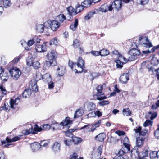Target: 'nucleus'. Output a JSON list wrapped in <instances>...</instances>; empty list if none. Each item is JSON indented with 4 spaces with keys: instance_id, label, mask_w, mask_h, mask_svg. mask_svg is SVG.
Segmentation results:
<instances>
[{
    "instance_id": "864d4df0",
    "label": "nucleus",
    "mask_w": 159,
    "mask_h": 159,
    "mask_svg": "<svg viewBox=\"0 0 159 159\" xmlns=\"http://www.w3.org/2000/svg\"><path fill=\"white\" fill-rule=\"evenodd\" d=\"M33 67L35 69L38 68L40 67V63L38 61H35L33 62Z\"/></svg>"
},
{
    "instance_id": "39448f33",
    "label": "nucleus",
    "mask_w": 159,
    "mask_h": 159,
    "mask_svg": "<svg viewBox=\"0 0 159 159\" xmlns=\"http://www.w3.org/2000/svg\"><path fill=\"white\" fill-rule=\"evenodd\" d=\"M46 28H50L53 31H56L59 27L60 24L56 20H48L45 22Z\"/></svg>"
},
{
    "instance_id": "a878e982",
    "label": "nucleus",
    "mask_w": 159,
    "mask_h": 159,
    "mask_svg": "<svg viewBox=\"0 0 159 159\" xmlns=\"http://www.w3.org/2000/svg\"><path fill=\"white\" fill-rule=\"evenodd\" d=\"M95 107V105L92 102H89L86 104L87 109L89 111L94 110Z\"/></svg>"
},
{
    "instance_id": "49530a36",
    "label": "nucleus",
    "mask_w": 159,
    "mask_h": 159,
    "mask_svg": "<svg viewBox=\"0 0 159 159\" xmlns=\"http://www.w3.org/2000/svg\"><path fill=\"white\" fill-rule=\"evenodd\" d=\"M151 63L153 65L155 66L158 64V60L157 58L153 57L151 60Z\"/></svg>"
},
{
    "instance_id": "20e7f679",
    "label": "nucleus",
    "mask_w": 159,
    "mask_h": 159,
    "mask_svg": "<svg viewBox=\"0 0 159 159\" xmlns=\"http://www.w3.org/2000/svg\"><path fill=\"white\" fill-rule=\"evenodd\" d=\"M145 139V138L143 137H139L136 138V146L132 150V153L134 154L135 153L138 156H140L141 153H142L143 152H140V149L143 145Z\"/></svg>"
},
{
    "instance_id": "c85d7f7f",
    "label": "nucleus",
    "mask_w": 159,
    "mask_h": 159,
    "mask_svg": "<svg viewBox=\"0 0 159 159\" xmlns=\"http://www.w3.org/2000/svg\"><path fill=\"white\" fill-rule=\"evenodd\" d=\"M44 27L46 28L45 25V23L44 25L39 24L37 25L36 27V29L38 32L42 33L44 30Z\"/></svg>"
},
{
    "instance_id": "c9c22d12",
    "label": "nucleus",
    "mask_w": 159,
    "mask_h": 159,
    "mask_svg": "<svg viewBox=\"0 0 159 159\" xmlns=\"http://www.w3.org/2000/svg\"><path fill=\"white\" fill-rule=\"evenodd\" d=\"M92 2H93L92 0H85L83 2L84 4L83 6L84 7H89L90 6Z\"/></svg>"
},
{
    "instance_id": "4d7b16f0",
    "label": "nucleus",
    "mask_w": 159,
    "mask_h": 159,
    "mask_svg": "<svg viewBox=\"0 0 159 159\" xmlns=\"http://www.w3.org/2000/svg\"><path fill=\"white\" fill-rule=\"evenodd\" d=\"M64 144L66 146H70L71 145L70 141L67 140V139L66 138L64 139Z\"/></svg>"
},
{
    "instance_id": "a19ab883",
    "label": "nucleus",
    "mask_w": 159,
    "mask_h": 159,
    "mask_svg": "<svg viewBox=\"0 0 159 159\" xmlns=\"http://www.w3.org/2000/svg\"><path fill=\"white\" fill-rule=\"evenodd\" d=\"M72 140L75 144L80 143L82 141L81 138L75 137H73Z\"/></svg>"
},
{
    "instance_id": "6e6d98bb",
    "label": "nucleus",
    "mask_w": 159,
    "mask_h": 159,
    "mask_svg": "<svg viewBox=\"0 0 159 159\" xmlns=\"http://www.w3.org/2000/svg\"><path fill=\"white\" fill-rule=\"evenodd\" d=\"M110 141L109 142L111 143H115V142L114 141H119V139L116 138L115 137H113L111 136L109 139Z\"/></svg>"
},
{
    "instance_id": "b1692460",
    "label": "nucleus",
    "mask_w": 159,
    "mask_h": 159,
    "mask_svg": "<svg viewBox=\"0 0 159 159\" xmlns=\"http://www.w3.org/2000/svg\"><path fill=\"white\" fill-rule=\"evenodd\" d=\"M56 19L57 20V21H58L60 24L62 23L65 20H66V18L65 16L63 14H60L57 16Z\"/></svg>"
},
{
    "instance_id": "5fc2aeb1",
    "label": "nucleus",
    "mask_w": 159,
    "mask_h": 159,
    "mask_svg": "<svg viewBox=\"0 0 159 159\" xmlns=\"http://www.w3.org/2000/svg\"><path fill=\"white\" fill-rule=\"evenodd\" d=\"M0 109H2L3 110H4L6 111L8 110H10V108L8 105V104L7 103V105H6L5 103L4 104V105L3 106L0 107Z\"/></svg>"
},
{
    "instance_id": "052dcab7",
    "label": "nucleus",
    "mask_w": 159,
    "mask_h": 159,
    "mask_svg": "<svg viewBox=\"0 0 159 159\" xmlns=\"http://www.w3.org/2000/svg\"><path fill=\"white\" fill-rule=\"evenodd\" d=\"M48 88L50 89H53L54 86V83L52 82V81L51 82H48Z\"/></svg>"
},
{
    "instance_id": "3c124183",
    "label": "nucleus",
    "mask_w": 159,
    "mask_h": 159,
    "mask_svg": "<svg viewBox=\"0 0 159 159\" xmlns=\"http://www.w3.org/2000/svg\"><path fill=\"white\" fill-rule=\"evenodd\" d=\"M80 45L79 41L77 39H75L73 41V45L74 47L77 48Z\"/></svg>"
},
{
    "instance_id": "423d86ee",
    "label": "nucleus",
    "mask_w": 159,
    "mask_h": 159,
    "mask_svg": "<svg viewBox=\"0 0 159 159\" xmlns=\"http://www.w3.org/2000/svg\"><path fill=\"white\" fill-rule=\"evenodd\" d=\"M56 55L57 53L54 50L52 51L47 53L46 57L48 60L47 61V62H49L50 66L55 65Z\"/></svg>"
},
{
    "instance_id": "680f3d73",
    "label": "nucleus",
    "mask_w": 159,
    "mask_h": 159,
    "mask_svg": "<svg viewBox=\"0 0 159 159\" xmlns=\"http://www.w3.org/2000/svg\"><path fill=\"white\" fill-rule=\"evenodd\" d=\"M21 56L19 55L18 56L16 57L13 60L12 62L14 63H17L18 61L20 59Z\"/></svg>"
},
{
    "instance_id": "393cba45",
    "label": "nucleus",
    "mask_w": 159,
    "mask_h": 159,
    "mask_svg": "<svg viewBox=\"0 0 159 159\" xmlns=\"http://www.w3.org/2000/svg\"><path fill=\"white\" fill-rule=\"evenodd\" d=\"M157 116V113L156 112L150 111L147 115V118L148 119H150L151 120L155 118Z\"/></svg>"
},
{
    "instance_id": "9b49d317",
    "label": "nucleus",
    "mask_w": 159,
    "mask_h": 159,
    "mask_svg": "<svg viewBox=\"0 0 159 159\" xmlns=\"http://www.w3.org/2000/svg\"><path fill=\"white\" fill-rule=\"evenodd\" d=\"M103 146L102 145L99 146L96 152H94L92 153V158L93 159H98L102 152Z\"/></svg>"
},
{
    "instance_id": "a18cd8bd",
    "label": "nucleus",
    "mask_w": 159,
    "mask_h": 159,
    "mask_svg": "<svg viewBox=\"0 0 159 159\" xmlns=\"http://www.w3.org/2000/svg\"><path fill=\"white\" fill-rule=\"evenodd\" d=\"M100 11L103 12H106L108 11V7L106 4L102 5L100 8Z\"/></svg>"
},
{
    "instance_id": "603ef678",
    "label": "nucleus",
    "mask_w": 159,
    "mask_h": 159,
    "mask_svg": "<svg viewBox=\"0 0 159 159\" xmlns=\"http://www.w3.org/2000/svg\"><path fill=\"white\" fill-rule=\"evenodd\" d=\"M98 103L100 106H103L108 104L109 103V102L108 101L103 100L99 102Z\"/></svg>"
},
{
    "instance_id": "cd10ccee",
    "label": "nucleus",
    "mask_w": 159,
    "mask_h": 159,
    "mask_svg": "<svg viewBox=\"0 0 159 159\" xmlns=\"http://www.w3.org/2000/svg\"><path fill=\"white\" fill-rule=\"evenodd\" d=\"M31 94V90L30 89L27 88L22 93L23 97L26 98L29 97Z\"/></svg>"
},
{
    "instance_id": "338daca9",
    "label": "nucleus",
    "mask_w": 159,
    "mask_h": 159,
    "mask_svg": "<svg viewBox=\"0 0 159 159\" xmlns=\"http://www.w3.org/2000/svg\"><path fill=\"white\" fill-rule=\"evenodd\" d=\"M48 143L47 142H46L45 141H43L41 142V144H40V148L41 146H43L44 147H47L48 145Z\"/></svg>"
},
{
    "instance_id": "79ce46f5",
    "label": "nucleus",
    "mask_w": 159,
    "mask_h": 159,
    "mask_svg": "<svg viewBox=\"0 0 159 159\" xmlns=\"http://www.w3.org/2000/svg\"><path fill=\"white\" fill-rule=\"evenodd\" d=\"M76 11L77 12V13L80 12L81 11L83 10L84 9L83 6V5H80L78 4L76 7Z\"/></svg>"
},
{
    "instance_id": "f257e3e1",
    "label": "nucleus",
    "mask_w": 159,
    "mask_h": 159,
    "mask_svg": "<svg viewBox=\"0 0 159 159\" xmlns=\"http://www.w3.org/2000/svg\"><path fill=\"white\" fill-rule=\"evenodd\" d=\"M139 43L140 45L146 48H150L152 47V49L150 50L148 49L146 51H143L142 52L143 54H148L153 52L157 49L155 46L153 47L152 43L149 41L148 39L146 37L143 38L140 37Z\"/></svg>"
},
{
    "instance_id": "7ed1b4c3",
    "label": "nucleus",
    "mask_w": 159,
    "mask_h": 159,
    "mask_svg": "<svg viewBox=\"0 0 159 159\" xmlns=\"http://www.w3.org/2000/svg\"><path fill=\"white\" fill-rule=\"evenodd\" d=\"M140 52L139 50L135 48L131 49L128 52V57L127 58L124 56H121L120 58L122 60L121 58L123 59V61L125 63H127L128 61H132L135 60L137 57L140 54Z\"/></svg>"
},
{
    "instance_id": "37998d69",
    "label": "nucleus",
    "mask_w": 159,
    "mask_h": 159,
    "mask_svg": "<svg viewBox=\"0 0 159 159\" xmlns=\"http://www.w3.org/2000/svg\"><path fill=\"white\" fill-rule=\"evenodd\" d=\"M150 156L151 158L154 159V158L158 157L157 152L155 151H152L150 153Z\"/></svg>"
},
{
    "instance_id": "13d9d810",
    "label": "nucleus",
    "mask_w": 159,
    "mask_h": 159,
    "mask_svg": "<svg viewBox=\"0 0 159 159\" xmlns=\"http://www.w3.org/2000/svg\"><path fill=\"white\" fill-rule=\"evenodd\" d=\"M90 53L95 56H98L99 55H100V51H92L90 52Z\"/></svg>"
},
{
    "instance_id": "412c9836",
    "label": "nucleus",
    "mask_w": 159,
    "mask_h": 159,
    "mask_svg": "<svg viewBox=\"0 0 159 159\" xmlns=\"http://www.w3.org/2000/svg\"><path fill=\"white\" fill-rule=\"evenodd\" d=\"M68 14L70 16L75 15L77 14V12L71 6H70L67 8Z\"/></svg>"
},
{
    "instance_id": "f03ea898",
    "label": "nucleus",
    "mask_w": 159,
    "mask_h": 159,
    "mask_svg": "<svg viewBox=\"0 0 159 159\" xmlns=\"http://www.w3.org/2000/svg\"><path fill=\"white\" fill-rule=\"evenodd\" d=\"M50 128H51V126L48 124H47L42 125V126L39 127L38 125L35 124L34 125V129L32 127L31 128H30L29 130H24L23 132V134L25 135H28L30 133H33L35 134L38 132H39L42 130H48Z\"/></svg>"
},
{
    "instance_id": "c756f323",
    "label": "nucleus",
    "mask_w": 159,
    "mask_h": 159,
    "mask_svg": "<svg viewBox=\"0 0 159 159\" xmlns=\"http://www.w3.org/2000/svg\"><path fill=\"white\" fill-rule=\"evenodd\" d=\"M106 135L104 133H101L95 137L96 139L99 141L102 142L106 138Z\"/></svg>"
},
{
    "instance_id": "f8f14e48",
    "label": "nucleus",
    "mask_w": 159,
    "mask_h": 159,
    "mask_svg": "<svg viewBox=\"0 0 159 159\" xmlns=\"http://www.w3.org/2000/svg\"><path fill=\"white\" fill-rule=\"evenodd\" d=\"M130 150V148H128L125 147H122L118 152V157L117 159H122L124 158L123 156Z\"/></svg>"
},
{
    "instance_id": "aec40b11",
    "label": "nucleus",
    "mask_w": 159,
    "mask_h": 159,
    "mask_svg": "<svg viewBox=\"0 0 159 159\" xmlns=\"http://www.w3.org/2000/svg\"><path fill=\"white\" fill-rule=\"evenodd\" d=\"M61 144L58 142H55L52 147L53 151L55 152H58L60 151Z\"/></svg>"
},
{
    "instance_id": "2eb2a0df",
    "label": "nucleus",
    "mask_w": 159,
    "mask_h": 159,
    "mask_svg": "<svg viewBox=\"0 0 159 159\" xmlns=\"http://www.w3.org/2000/svg\"><path fill=\"white\" fill-rule=\"evenodd\" d=\"M122 1L121 0H115L112 3V5L115 9L117 10L121 9Z\"/></svg>"
},
{
    "instance_id": "bb28decb",
    "label": "nucleus",
    "mask_w": 159,
    "mask_h": 159,
    "mask_svg": "<svg viewBox=\"0 0 159 159\" xmlns=\"http://www.w3.org/2000/svg\"><path fill=\"white\" fill-rule=\"evenodd\" d=\"M84 113V111L81 108L77 109L75 111L74 116V118H76L81 116Z\"/></svg>"
},
{
    "instance_id": "4be33fe9",
    "label": "nucleus",
    "mask_w": 159,
    "mask_h": 159,
    "mask_svg": "<svg viewBox=\"0 0 159 159\" xmlns=\"http://www.w3.org/2000/svg\"><path fill=\"white\" fill-rule=\"evenodd\" d=\"M57 71H58V75L59 76H63L66 72L65 67L63 66L58 67Z\"/></svg>"
},
{
    "instance_id": "9d476101",
    "label": "nucleus",
    "mask_w": 159,
    "mask_h": 159,
    "mask_svg": "<svg viewBox=\"0 0 159 159\" xmlns=\"http://www.w3.org/2000/svg\"><path fill=\"white\" fill-rule=\"evenodd\" d=\"M37 76L36 79L37 80H39L41 78H42L43 80L47 82H51L52 81V78H51V75L49 73H47L43 75L42 77L41 74L38 73L36 75Z\"/></svg>"
},
{
    "instance_id": "e433bc0d",
    "label": "nucleus",
    "mask_w": 159,
    "mask_h": 159,
    "mask_svg": "<svg viewBox=\"0 0 159 159\" xmlns=\"http://www.w3.org/2000/svg\"><path fill=\"white\" fill-rule=\"evenodd\" d=\"M100 55L102 56H105L109 54V51L107 49H103L100 51Z\"/></svg>"
},
{
    "instance_id": "c03bdc74",
    "label": "nucleus",
    "mask_w": 159,
    "mask_h": 159,
    "mask_svg": "<svg viewBox=\"0 0 159 159\" xmlns=\"http://www.w3.org/2000/svg\"><path fill=\"white\" fill-rule=\"evenodd\" d=\"M51 128L53 130L58 129L59 128L60 125L57 123H54L51 125Z\"/></svg>"
},
{
    "instance_id": "bf43d9fd",
    "label": "nucleus",
    "mask_w": 159,
    "mask_h": 159,
    "mask_svg": "<svg viewBox=\"0 0 159 159\" xmlns=\"http://www.w3.org/2000/svg\"><path fill=\"white\" fill-rule=\"evenodd\" d=\"M35 41L34 40L33 38L32 39L30 40H29L27 43V44L28 46L30 47L32 46L34 43Z\"/></svg>"
},
{
    "instance_id": "69168bd1",
    "label": "nucleus",
    "mask_w": 159,
    "mask_h": 159,
    "mask_svg": "<svg viewBox=\"0 0 159 159\" xmlns=\"http://www.w3.org/2000/svg\"><path fill=\"white\" fill-rule=\"evenodd\" d=\"M78 156L77 153H74L70 157V159H76Z\"/></svg>"
},
{
    "instance_id": "ddd939ff",
    "label": "nucleus",
    "mask_w": 159,
    "mask_h": 159,
    "mask_svg": "<svg viewBox=\"0 0 159 159\" xmlns=\"http://www.w3.org/2000/svg\"><path fill=\"white\" fill-rule=\"evenodd\" d=\"M21 136H20V137L15 136L12 139H10L8 137H7L6 138L5 140L1 142L2 145H3L4 144H5L7 143H11L12 142H14L20 139V137Z\"/></svg>"
},
{
    "instance_id": "58836bf2",
    "label": "nucleus",
    "mask_w": 159,
    "mask_h": 159,
    "mask_svg": "<svg viewBox=\"0 0 159 159\" xmlns=\"http://www.w3.org/2000/svg\"><path fill=\"white\" fill-rule=\"evenodd\" d=\"M63 133H64L66 134V136L73 138L74 137V135L72 133V131L71 130H68L66 131H63Z\"/></svg>"
},
{
    "instance_id": "de8ad7c7",
    "label": "nucleus",
    "mask_w": 159,
    "mask_h": 159,
    "mask_svg": "<svg viewBox=\"0 0 159 159\" xmlns=\"http://www.w3.org/2000/svg\"><path fill=\"white\" fill-rule=\"evenodd\" d=\"M58 44V41L57 39V38H54L53 39H52L50 43V45H56Z\"/></svg>"
},
{
    "instance_id": "4468645a",
    "label": "nucleus",
    "mask_w": 159,
    "mask_h": 159,
    "mask_svg": "<svg viewBox=\"0 0 159 159\" xmlns=\"http://www.w3.org/2000/svg\"><path fill=\"white\" fill-rule=\"evenodd\" d=\"M72 122V121L70 120V118L66 117L65 120L61 123V125L64 126V128L66 127L68 129L70 127V125Z\"/></svg>"
},
{
    "instance_id": "7c9ffc66",
    "label": "nucleus",
    "mask_w": 159,
    "mask_h": 159,
    "mask_svg": "<svg viewBox=\"0 0 159 159\" xmlns=\"http://www.w3.org/2000/svg\"><path fill=\"white\" fill-rule=\"evenodd\" d=\"M121 59L122 60L120 59L115 61L116 63V66L117 68L121 69L123 67V64L124 63L125 64L126 63H125V61H123V59L122 58H121Z\"/></svg>"
},
{
    "instance_id": "1a4fd4ad",
    "label": "nucleus",
    "mask_w": 159,
    "mask_h": 159,
    "mask_svg": "<svg viewBox=\"0 0 159 159\" xmlns=\"http://www.w3.org/2000/svg\"><path fill=\"white\" fill-rule=\"evenodd\" d=\"M9 72L14 79L17 80L21 75L20 70L17 68H13L9 70Z\"/></svg>"
},
{
    "instance_id": "8fccbe9b",
    "label": "nucleus",
    "mask_w": 159,
    "mask_h": 159,
    "mask_svg": "<svg viewBox=\"0 0 159 159\" xmlns=\"http://www.w3.org/2000/svg\"><path fill=\"white\" fill-rule=\"evenodd\" d=\"M91 114L92 115L93 114V116H97L98 117H99L102 116V113L99 110H98L96 111L92 112Z\"/></svg>"
},
{
    "instance_id": "ea45409f",
    "label": "nucleus",
    "mask_w": 159,
    "mask_h": 159,
    "mask_svg": "<svg viewBox=\"0 0 159 159\" xmlns=\"http://www.w3.org/2000/svg\"><path fill=\"white\" fill-rule=\"evenodd\" d=\"M3 1V5L5 8H7L11 5V3L10 0H4Z\"/></svg>"
},
{
    "instance_id": "a211bd4d",
    "label": "nucleus",
    "mask_w": 159,
    "mask_h": 159,
    "mask_svg": "<svg viewBox=\"0 0 159 159\" xmlns=\"http://www.w3.org/2000/svg\"><path fill=\"white\" fill-rule=\"evenodd\" d=\"M20 99L18 98H17L15 100L11 99L9 102L10 107L12 108H15V106H16L18 103Z\"/></svg>"
},
{
    "instance_id": "4c0bfd02",
    "label": "nucleus",
    "mask_w": 159,
    "mask_h": 159,
    "mask_svg": "<svg viewBox=\"0 0 159 159\" xmlns=\"http://www.w3.org/2000/svg\"><path fill=\"white\" fill-rule=\"evenodd\" d=\"M123 114L124 116H129L131 115V112L129 108L124 109L123 110Z\"/></svg>"
},
{
    "instance_id": "2f4dec72",
    "label": "nucleus",
    "mask_w": 159,
    "mask_h": 159,
    "mask_svg": "<svg viewBox=\"0 0 159 159\" xmlns=\"http://www.w3.org/2000/svg\"><path fill=\"white\" fill-rule=\"evenodd\" d=\"M0 77L1 79L4 81H6L7 80L8 76V74L7 72H4V70L0 75Z\"/></svg>"
},
{
    "instance_id": "774afa93",
    "label": "nucleus",
    "mask_w": 159,
    "mask_h": 159,
    "mask_svg": "<svg viewBox=\"0 0 159 159\" xmlns=\"http://www.w3.org/2000/svg\"><path fill=\"white\" fill-rule=\"evenodd\" d=\"M154 134L157 139H159V131L156 129L154 132Z\"/></svg>"
},
{
    "instance_id": "09e8293b",
    "label": "nucleus",
    "mask_w": 159,
    "mask_h": 159,
    "mask_svg": "<svg viewBox=\"0 0 159 159\" xmlns=\"http://www.w3.org/2000/svg\"><path fill=\"white\" fill-rule=\"evenodd\" d=\"M153 122L150 120H146L143 123V125L144 127L148 126H152V125Z\"/></svg>"
},
{
    "instance_id": "0e129e2a",
    "label": "nucleus",
    "mask_w": 159,
    "mask_h": 159,
    "mask_svg": "<svg viewBox=\"0 0 159 159\" xmlns=\"http://www.w3.org/2000/svg\"><path fill=\"white\" fill-rule=\"evenodd\" d=\"M33 62L32 59H30L27 60V64L29 66H32Z\"/></svg>"
},
{
    "instance_id": "6e6552de",
    "label": "nucleus",
    "mask_w": 159,
    "mask_h": 159,
    "mask_svg": "<svg viewBox=\"0 0 159 159\" xmlns=\"http://www.w3.org/2000/svg\"><path fill=\"white\" fill-rule=\"evenodd\" d=\"M84 62L82 59V57H79L76 63L78 69H75V72L77 73H80L83 72L84 69L85 68L84 66Z\"/></svg>"
},
{
    "instance_id": "dca6fc26",
    "label": "nucleus",
    "mask_w": 159,
    "mask_h": 159,
    "mask_svg": "<svg viewBox=\"0 0 159 159\" xmlns=\"http://www.w3.org/2000/svg\"><path fill=\"white\" fill-rule=\"evenodd\" d=\"M129 75L127 73H124L120 78V81L122 83L125 84L129 80Z\"/></svg>"
},
{
    "instance_id": "5701e85b",
    "label": "nucleus",
    "mask_w": 159,
    "mask_h": 159,
    "mask_svg": "<svg viewBox=\"0 0 159 159\" xmlns=\"http://www.w3.org/2000/svg\"><path fill=\"white\" fill-rule=\"evenodd\" d=\"M35 49L38 52H42L46 51V46L42 45H37L36 46Z\"/></svg>"
},
{
    "instance_id": "f704fd0d",
    "label": "nucleus",
    "mask_w": 159,
    "mask_h": 159,
    "mask_svg": "<svg viewBox=\"0 0 159 159\" xmlns=\"http://www.w3.org/2000/svg\"><path fill=\"white\" fill-rule=\"evenodd\" d=\"M123 144L124 146V147H125L127 148H130V145L128 143L129 142V139L127 137H125L123 140Z\"/></svg>"
},
{
    "instance_id": "e2e57ef3",
    "label": "nucleus",
    "mask_w": 159,
    "mask_h": 159,
    "mask_svg": "<svg viewBox=\"0 0 159 159\" xmlns=\"http://www.w3.org/2000/svg\"><path fill=\"white\" fill-rule=\"evenodd\" d=\"M68 65L72 69L73 67V66H75L76 63H74L72 61L69 60V62L68 63Z\"/></svg>"
},
{
    "instance_id": "473e14b6",
    "label": "nucleus",
    "mask_w": 159,
    "mask_h": 159,
    "mask_svg": "<svg viewBox=\"0 0 159 159\" xmlns=\"http://www.w3.org/2000/svg\"><path fill=\"white\" fill-rule=\"evenodd\" d=\"M96 127H94L93 126H89L88 125H86L81 128V129H86V130L88 131L93 132L96 129Z\"/></svg>"
},
{
    "instance_id": "72a5a7b5",
    "label": "nucleus",
    "mask_w": 159,
    "mask_h": 159,
    "mask_svg": "<svg viewBox=\"0 0 159 159\" xmlns=\"http://www.w3.org/2000/svg\"><path fill=\"white\" fill-rule=\"evenodd\" d=\"M78 25V20L75 19L74 23H72L70 26V28L73 31L75 30Z\"/></svg>"
},
{
    "instance_id": "6ab92c4d",
    "label": "nucleus",
    "mask_w": 159,
    "mask_h": 159,
    "mask_svg": "<svg viewBox=\"0 0 159 159\" xmlns=\"http://www.w3.org/2000/svg\"><path fill=\"white\" fill-rule=\"evenodd\" d=\"M30 147L34 152L39 150L40 148V144L37 142H34L30 144Z\"/></svg>"
},
{
    "instance_id": "f3484780",
    "label": "nucleus",
    "mask_w": 159,
    "mask_h": 159,
    "mask_svg": "<svg viewBox=\"0 0 159 159\" xmlns=\"http://www.w3.org/2000/svg\"><path fill=\"white\" fill-rule=\"evenodd\" d=\"M141 126H139L138 128L136 127V129H134V130L135 131L136 133H139V135L143 136H145L148 132V131L146 129L141 131Z\"/></svg>"
},
{
    "instance_id": "0eeeda50",
    "label": "nucleus",
    "mask_w": 159,
    "mask_h": 159,
    "mask_svg": "<svg viewBox=\"0 0 159 159\" xmlns=\"http://www.w3.org/2000/svg\"><path fill=\"white\" fill-rule=\"evenodd\" d=\"M105 87V84H104L103 85L98 86L96 88L97 92L96 94L97 97V99L98 100H102L107 98V97L104 96V93L102 92V90L103 87Z\"/></svg>"
}]
</instances>
